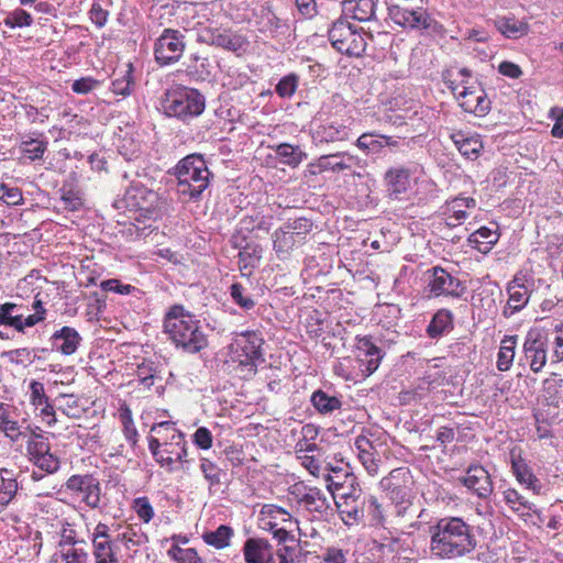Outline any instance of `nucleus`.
<instances>
[{"label": "nucleus", "mask_w": 563, "mask_h": 563, "mask_svg": "<svg viewBox=\"0 0 563 563\" xmlns=\"http://www.w3.org/2000/svg\"><path fill=\"white\" fill-rule=\"evenodd\" d=\"M430 552L439 559L453 560L473 552L477 545L474 529L460 517L440 519L430 527Z\"/></svg>", "instance_id": "nucleus-1"}, {"label": "nucleus", "mask_w": 563, "mask_h": 563, "mask_svg": "<svg viewBox=\"0 0 563 563\" xmlns=\"http://www.w3.org/2000/svg\"><path fill=\"white\" fill-rule=\"evenodd\" d=\"M164 331L176 347L186 353H198L208 345V338L199 321L183 306L169 308L164 318Z\"/></svg>", "instance_id": "nucleus-2"}, {"label": "nucleus", "mask_w": 563, "mask_h": 563, "mask_svg": "<svg viewBox=\"0 0 563 563\" xmlns=\"http://www.w3.org/2000/svg\"><path fill=\"white\" fill-rule=\"evenodd\" d=\"M177 192L188 200H199L210 184L211 173L201 155L191 154L176 166Z\"/></svg>", "instance_id": "nucleus-3"}, {"label": "nucleus", "mask_w": 563, "mask_h": 563, "mask_svg": "<svg viewBox=\"0 0 563 563\" xmlns=\"http://www.w3.org/2000/svg\"><path fill=\"white\" fill-rule=\"evenodd\" d=\"M161 107L166 115L188 121L203 112L205 97L197 89L176 86L164 93Z\"/></svg>", "instance_id": "nucleus-4"}, {"label": "nucleus", "mask_w": 563, "mask_h": 563, "mask_svg": "<svg viewBox=\"0 0 563 563\" xmlns=\"http://www.w3.org/2000/svg\"><path fill=\"white\" fill-rule=\"evenodd\" d=\"M264 340L256 332H245L236 335L230 344V361L236 364V369L243 377H252L263 363L262 346Z\"/></svg>", "instance_id": "nucleus-5"}, {"label": "nucleus", "mask_w": 563, "mask_h": 563, "mask_svg": "<svg viewBox=\"0 0 563 563\" xmlns=\"http://www.w3.org/2000/svg\"><path fill=\"white\" fill-rule=\"evenodd\" d=\"M151 431L157 434L165 432V437H163L162 459L159 461L162 467H165L168 472H173L176 462L181 464L187 462V442L185 441L184 433L175 428L174 422L163 421L156 423L152 427Z\"/></svg>", "instance_id": "nucleus-6"}, {"label": "nucleus", "mask_w": 563, "mask_h": 563, "mask_svg": "<svg viewBox=\"0 0 563 563\" xmlns=\"http://www.w3.org/2000/svg\"><path fill=\"white\" fill-rule=\"evenodd\" d=\"M329 40L339 53L360 57L366 49V42L356 26L346 19H338L329 30Z\"/></svg>", "instance_id": "nucleus-7"}, {"label": "nucleus", "mask_w": 563, "mask_h": 563, "mask_svg": "<svg viewBox=\"0 0 563 563\" xmlns=\"http://www.w3.org/2000/svg\"><path fill=\"white\" fill-rule=\"evenodd\" d=\"M342 519L345 523L357 522L367 515L372 517L373 521L379 523L383 521V514L380 512V506L377 499L373 496L366 498L360 487L352 489V495L346 500L338 504Z\"/></svg>", "instance_id": "nucleus-8"}, {"label": "nucleus", "mask_w": 563, "mask_h": 563, "mask_svg": "<svg viewBox=\"0 0 563 563\" xmlns=\"http://www.w3.org/2000/svg\"><path fill=\"white\" fill-rule=\"evenodd\" d=\"M186 48L184 34L174 29H165L154 44L155 60L161 66L174 64L180 59Z\"/></svg>", "instance_id": "nucleus-9"}, {"label": "nucleus", "mask_w": 563, "mask_h": 563, "mask_svg": "<svg viewBox=\"0 0 563 563\" xmlns=\"http://www.w3.org/2000/svg\"><path fill=\"white\" fill-rule=\"evenodd\" d=\"M90 540L95 563H120L118 545L107 523L98 522L91 532Z\"/></svg>", "instance_id": "nucleus-10"}, {"label": "nucleus", "mask_w": 563, "mask_h": 563, "mask_svg": "<svg viewBox=\"0 0 563 563\" xmlns=\"http://www.w3.org/2000/svg\"><path fill=\"white\" fill-rule=\"evenodd\" d=\"M449 88L453 93L457 95L460 106L464 111L474 113L477 117L485 115L490 109V100L487 98L483 88L475 85H467V81L462 80V90L459 86L450 81Z\"/></svg>", "instance_id": "nucleus-11"}, {"label": "nucleus", "mask_w": 563, "mask_h": 563, "mask_svg": "<svg viewBox=\"0 0 563 563\" xmlns=\"http://www.w3.org/2000/svg\"><path fill=\"white\" fill-rule=\"evenodd\" d=\"M427 275L430 296L460 298L465 292L461 280L440 266L427 271Z\"/></svg>", "instance_id": "nucleus-12"}, {"label": "nucleus", "mask_w": 563, "mask_h": 563, "mask_svg": "<svg viewBox=\"0 0 563 563\" xmlns=\"http://www.w3.org/2000/svg\"><path fill=\"white\" fill-rule=\"evenodd\" d=\"M128 206L142 212L144 217L157 218L165 205L158 194L141 185H134L126 190Z\"/></svg>", "instance_id": "nucleus-13"}, {"label": "nucleus", "mask_w": 563, "mask_h": 563, "mask_svg": "<svg viewBox=\"0 0 563 563\" xmlns=\"http://www.w3.org/2000/svg\"><path fill=\"white\" fill-rule=\"evenodd\" d=\"M66 488L80 495L88 507L96 509L100 505L101 488L92 475H73L66 482Z\"/></svg>", "instance_id": "nucleus-14"}, {"label": "nucleus", "mask_w": 563, "mask_h": 563, "mask_svg": "<svg viewBox=\"0 0 563 563\" xmlns=\"http://www.w3.org/2000/svg\"><path fill=\"white\" fill-rule=\"evenodd\" d=\"M356 360L364 376L372 375L384 357L383 351L373 342L371 336L356 338Z\"/></svg>", "instance_id": "nucleus-15"}, {"label": "nucleus", "mask_w": 563, "mask_h": 563, "mask_svg": "<svg viewBox=\"0 0 563 563\" xmlns=\"http://www.w3.org/2000/svg\"><path fill=\"white\" fill-rule=\"evenodd\" d=\"M525 360L533 373H539L547 364L548 346L539 333H528L523 343Z\"/></svg>", "instance_id": "nucleus-16"}, {"label": "nucleus", "mask_w": 563, "mask_h": 563, "mask_svg": "<svg viewBox=\"0 0 563 563\" xmlns=\"http://www.w3.org/2000/svg\"><path fill=\"white\" fill-rule=\"evenodd\" d=\"M460 482L479 498H488L493 493L490 475L481 465H471Z\"/></svg>", "instance_id": "nucleus-17"}, {"label": "nucleus", "mask_w": 563, "mask_h": 563, "mask_svg": "<svg viewBox=\"0 0 563 563\" xmlns=\"http://www.w3.org/2000/svg\"><path fill=\"white\" fill-rule=\"evenodd\" d=\"M507 292L509 298L503 313L508 318L527 306L530 298L531 288L526 285L525 277L516 276L508 284Z\"/></svg>", "instance_id": "nucleus-18"}, {"label": "nucleus", "mask_w": 563, "mask_h": 563, "mask_svg": "<svg viewBox=\"0 0 563 563\" xmlns=\"http://www.w3.org/2000/svg\"><path fill=\"white\" fill-rule=\"evenodd\" d=\"M476 201L471 197H455L446 201L443 211V223L448 228H455L460 225L467 217L466 209H474Z\"/></svg>", "instance_id": "nucleus-19"}, {"label": "nucleus", "mask_w": 563, "mask_h": 563, "mask_svg": "<svg viewBox=\"0 0 563 563\" xmlns=\"http://www.w3.org/2000/svg\"><path fill=\"white\" fill-rule=\"evenodd\" d=\"M243 555L246 563H272L274 551L268 540L249 538L243 545Z\"/></svg>", "instance_id": "nucleus-20"}, {"label": "nucleus", "mask_w": 563, "mask_h": 563, "mask_svg": "<svg viewBox=\"0 0 563 563\" xmlns=\"http://www.w3.org/2000/svg\"><path fill=\"white\" fill-rule=\"evenodd\" d=\"M411 172L406 167L389 168L384 176L386 191L393 199H399L410 188Z\"/></svg>", "instance_id": "nucleus-21"}, {"label": "nucleus", "mask_w": 563, "mask_h": 563, "mask_svg": "<svg viewBox=\"0 0 563 563\" xmlns=\"http://www.w3.org/2000/svg\"><path fill=\"white\" fill-rule=\"evenodd\" d=\"M322 476L333 497L335 492L343 490L346 486L352 487V489L358 487L355 476L342 467H332L330 464H327Z\"/></svg>", "instance_id": "nucleus-22"}, {"label": "nucleus", "mask_w": 563, "mask_h": 563, "mask_svg": "<svg viewBox=\"0 0 563 563\" xmlns=\"http://www.w3.org/2000/svg\"><path fill=\"white\" fill-rule=\"evenodd\" d=\"M451 140L459 152L468 159H476L483 150V142L478 134H466L463 131H456L451 134Z\"/></svg>", "instance_id": "nucleus-23"}, {"label": "nucleus", "mask_w": 563, "mask_h": 563, "mask_svg": "<svg viewBox=\"0 0 563 563\" xmlns=\"http://www.w3.org/2000/svg\"><path fill=\"white\" fill-rule=\"evenodd\" d=\"M299 503L310 512L325 515L331 510L330 499L325 493L317 487H311L299 498Z\"/></svg>", "instance_id": "nucleus-24"}, {"label": "nucleus", "mask_w": 563, "mask_h": 563, "mask_svg": "<svg viewBox=\"0 0 563 563\" xmlns=\"http://www.w3.org/2000/svg\"><path fill=\"white\" fill-rule=\"evenodd\" d=\"M310 401L313 408L322 416L333 415L343 405L342 397L330 395L322 389L314 390Z\"/></svg>", "instance_id": "nucleus-25"}, {"label": "nucleus", "mask_w": 563, "mask_h": 563, "mask_svg": "<svg viewBox=\"0 0 563 563\" xmlns=\"http://www.w3.org/2000/svg\"><path fill=\"white\" fill-rule=\"evenodd\" d=\"M272 236L274 250L279 258H286L295 249L303 244L284 227L277 229Z\"/></svg>", "instance_id": "nucleus-26"}, {"label": "nucleus", "mask_w": 563, "mask_h": 563, "mask_svg": "<svg viewBox=\"0 0 563 563\" xmlns=\"http://www.w3.org/2000/svg\"><path fill=\"white\" fill-rule=\"evenodd\" d=\"M51 340L54 344H56L57 341H62V344L56 345V349L64 355H71L77 351L81 342V336L76 329L63 327L60 330L53 333Z\"/></svg>", "instance_id": "nucleus-27"}, {"label": "nucleus", "mask_w": 563, "mask_h": 563, "mask_svg": "<svg viewBox=\"0 0 563 563\" xmlns=\"http://www.w3.org/2000/svg\"><path fill=\"white\" fill-rule=\"evenodd\" d=\"M214 46L235 53L238 56L246 52L249 41L245 36L227 30H219Z\"/></svg>", "instance_id": "nucleus-28"}, {"label": "nucleus", "mask_w": 563, "mask_h": 563, "mask_svg": "<svg viewBox=\"0 0 563 563\" xmlns=\"http://www.w3.org/2000/svg\"><path fill=\"white\" fill-rule=\"evenodd\" d=\"M313 139L320 143L344 141L349 139V129L344 124L327 122L316 129Z\"/></svg>", "instance_id": "nucleus-29"}, {"label": "nucleus", "mask_w": 563, "mask_h": 563, "mask_svg": "<svg viewBox=\"0 0 563 563\" xmlns=\"http://www.w3.org/2000/svg\"><path fill=\"white\" fill-rule=\"evenodd\" d=\"M324 172H342V164H340L339 152L328 155H321L316 161L309 163L307 165L306 175L317 176Z\"/></svg>", "instance_id": "nucleus-30"}, {"label": "nucleus", "mask_w": 563, "mask_h": 563, "mask_svg": "<svg viewBox=\"0 0 563 563\" xmlns=\"http://www.w3.org/2000/svg\"><path fill=\"white\" fill-rule=\"evenodd\" d=\"M453 329V314L448 309L438 310L432 317L427 333L431 339H437Z\"/></svg>", "instance_id": "nucleus-31"}, {"label": "nucleus", "mask_w": 563, "mask_h": 563, "mask_svg": "<svg viewBox=\"0 0 563 563\" xmlns=\"http://www.w3.org/2000/svg\"><path fill=\"white\" fill-rule=\"evenodd\" d=\"M495 27L508 38H519L529 31L528 23L516 20L515 18H498L494 20Z\"/></svg>", "instance_id": "nucleus-32"}, {"label": "nucleus", "mask_w": 563, "mask_h": 563, "mask_svg": "<svg viewBox=\"0 0 563 563\" xmlns=\"http://www.w3.org/2000/svg\"><path fill=\"white\" fill-rule=\"evenodd\" d=\"M18 488V482L11 473L5 468L0 470V514L14 499Z\"/></svg>", "instance_id": "nucleus-33"}, {"label": "nucleus", "mask_w": 563, "mask_h": 563, "mask_svg": "<svg viewBox=\"0 0 563 563\" xmlns=\"http://www.w3.org/2000/svg\"><path fill=\"white\" fill-rule=\"evenodd\" d=\"M512 471L520 484L531 489L534 494H540L542 486L531 468L523 461H512Z\"/></svg>", "instance_id": "nucleus-34"}, {"label": "nucleus", "mask_w": 563, "mask_h": 563, "mask_svg": "<svg viewBox=\"0 0 563 563\" xmlns=\"http://www.w3.org/2000/svg\"><path fill=\"white\" fill-rule=\"evenodd\" d=\"M275 154L282 164L290 167H297L307 158V154L302 152L299 146H294L288 143L277 145L275 147Z\"/></svg>", "instance_id": "nucleus-35"}, {"label": "nucleus", "mask_w": 563, "mask_h": 563, "mask_svg": "<svg viewBox=\"0 0 563 563\" xmlns=\"http://www.w3.org/2000/svg\"><path fill=\"white\" fill-rule=\"evenodd\" d=\"M498 241V234L496 231L490 230L487 227H482L475 232H473L468 242L472 244L476 250H478L482 253H487L493 245H495Z\"/></svg>", "instance_id": "nucleus-36"}, {"label": "nucleus", "mask_w": 563, "mask_h": 563, "mask_svg": "<svg viewBox=\"0 0 563 563\" xmlns=\"http://www.w3.org/2000/svg\"><path fill=\"white\" fill-rule=\"evenodd\" d=\"M234 531L227 525L219 526L214 531H206L202 534V540L208 544L218 550L228 548Z\"/></svg>", "instance_id": "nucleus-37"}, {"label": "nucleus", "mask_w": 563, "mask_h": 563, "mask_svg": "<svg viewBox=\"0 0 563 563\" xmlns=\"http://www.w3.org/2000/svg\"><path fill=\"white\" fill-rule=\"evenodd\" d=\"M505 503L511 508L512 511L526 516L530 512H536V505L527 500L516 489L508 488L504 493Z\"/></svg>", "instance_id": "nucleus-38"}, {"label": "nucleus", "mask_w": 563, "mask_h": 563, "mask_svg": "<svg viewBox=\"0 0 563 563\" xmlns=\"http://www.w3.org/2000/svg\"><path fill=\"white\" fill-rule=\"evenodd\" d=\"M516 343V335H509L503 339L497 355V368L500 372H506L511 367L515 357Z\"/></svg>", "instance_id": "nucleus-39"}, {"label": "nucleus", "mask_w": 563, "mask_h": 563, "mask_svg": "<svg viewBox=\"0 0 563 563\" xmlns=\"http://www.w3.org/2000/svg\"><path fill=\"white\" fill-rule=\"evenodd\" d=\"M47 141L44 139H23L20 143L21 153L30 161L41 159L47 151Z\"/></svg>", "instance_id": "nucleus-40"}, {"label": "nucleus", "mask_w": 563, "mask_h": 563, "mask_svg": "<svg viewBox=\"0 0 563 563\" xmlns=\"http://www.w3.org/2000/svg\"><path fill=\"white\" fill-rule=\"evenodd\" d=\"M1 357L10 364L27 367L35 361L36 354L27 347H20L2 352Z\"/></svg>", "instance_id": "nucleus-41"}, {"label": "nucleus", "mask_w": 563, "mask_h": 563, "mask_svg": "<svg viewBox=\"0 0 563 563\" xmlns=\"http://www.w3.org/2000/svg\"><path fill=\"white\" fill-rule=\"evenodd\" d=\"M60 563H87L89 553L87 545H70L58 548Z\"/></svg>", "instance_id": "nucleus-42"}, {"label": "nucleus", "mask_w": 563, "mask_h": 563, "mask_svg": "<svg viewBox=\"0 0 563 563\" xmlns=\"http://www.w3.org/2000/svg\"><path fill=\"white\" fill-rule=\"evenodd\" d=\"M262 247L260 245L247 244L239 252V266L241 271L254 267L262 258Z\"/></svg>", "instance_id": "nucleus-43"}, {"label": "nucleus", "mask_w": 563, "mask_h": 563, "mask_svg": "<svg viewBox=\"0 0 563 563\" xmlns=\"http://www.w3.org/2000/svg\"><path fill=\"white\" fill-rule=\"evenodd\" d=\"M241 230L255 232V236L260 238L261 233L267 234L271 230L269 219L263 216L245 217L241 221Z\"/></svg>", "instance_id": "nucleus-44"}, {"label": "nucleus", "mask_w": 563, "mask_h": 563, "mask_svg": "<svg viewBox=\"0 0 563 563\" xmlns=\"http://www.w3.org/2000/svg\"><path fill=\"white\" fill-rule=\"evenodd\" d=\"M119 418L123 426V433H124L125 439L132 445H135L137 442L139 433L134 426L132 411L126 405L122 406L119 409Z\"/></svg>", "instance_id": "nucleus-45"}, {"label": "nucleus", "mask_w": 563, "mask_h": 563, "mask_svg": "<svg viewBox=\"0 0 563 563\" xmlns=\"http://www.w3.org/2000/svg\"><path fill=\"white\" fill-rule=\"evenodd\" d=\"M56 400L58 401V410L64 415L69 418H80L82 410L76 396L71 394H59Z\"/></svg>", "instance_id": "nucleus-46"}, {"label": "nucleus", "mask_w": 563, "mask_h": 563, "mask_svg": "<svg viewBox=\"0 0 563 563\" xmlns=\"http://www.w3.org/2000/svg\"><path fill=\"white\" fill-rule=\"evenodd\" d=\"M230 295L233 301L245 311H249L255 307V300L253 299L249 289L239 283L231 285Z\"/></svg>", "instance_id": "nucleus-47"}, {"label": "nucleus", "mask_w": 563, "mask_h": 563, "mask_svg": "<svg viewBox=\"0 0 563 563\" xmlns=\"http://www.w3.org/2000/svg\"><path fill=\"white\" fill-rule=\"evenodd\" d=\"M286 230L290 231L302 243L306 242L307 235L311 232L313 223L307 218H297L288 221L283 225Z\"/></svg>", "instance_id": "nucleus-48"}, {"label": "nucleus", "mask_w": 563, "mask_h": 563, "mask_svg": "<svg viewBox=\"0 0 563 563\" xmlns=\"http://www.w3.org/2000/svg\"><path fill=\"white\" fill-rule=\"evenodd\" d=\"M114 537L115 542H121L126 549L131 547L140 545L144 541V534L141 533L140 529L128 526L123 531L118 532Z\"/></svg>", "instance_id": "nucleus-49"}, {"label": "nucleus", "mask_w": 563, "mask_h": 563, "mask_svg": "<svg viewBox=\"0 0 563 563\" xmlns=\"http://www.w3.org/2000/svg\"><path fill=\"white\" fill-rule=\"evenodd\" d=\"M49 450L51 445L48 440L41 434H34L26 443V452L32 462Z\"/></svg>", "instance_id": "nucleus-50"}, {"label": "nucleus", "mask_w": 563, "mask_h": 563, "mask_svg": "<svg viewBox=\"0 0 563 563\" xmlns=\"http://www.w3.org/2000/svg\"><path fill=\"white\" fill-rule=\"evenodd\" d=\"M356 146L364 152L378 154L384 147L382 135L374 133H363L356 140Z\"/></svg>", "instance_id": "nucleus-51"}, {"label": "nucleus", "mask_w": 563, "mask_h": 563, "mask_svg": "<svg viewBox=\"0 0 563 563\" xmlns=\"http://www.w3.org/2000/svg\"><path fill=\"white\" fill-rule=\"evenodd\" d=\"M435 21L423 10H410L408 18V26L415 30H429L433 29Z\"/></svg>", "instance_id": "nucleus-52"}, {"label": "nucleus", "mask_w": 563, "mask_h": 563, "mask_svg": "<svg viewBox=\"0 0 563 563\" xmlns=\"http://www.w3.org/2000/svg\"><path fill=\"white\" fill-rule=\"evenodd\" d=\"M376 3L374 0H356L353 9V18L365 22L375 16Z\"/></svg>", "instance_id": "nucleus-53"}, {"label": "nucleus", "mask_w": 563, "mask_h": 563, "mask_svg": "<svg viewBox=\"0 0 563 563\" xmlns=\"http://www.w3.org/2000/svg\"><path fill=\"white\" fill-rule=\"evenodd\" d=\"M4 25L14 29L30 26L33 23L32 15L23 9H15L7 15L3 21Z\"/></svg>", "instance_id": "nucleus-54"}, {"label": "nucleus", "mask_w": 563, "mask_h": 563, "mask_svg": "<svg viewBox=\"0 0 563 563\" xmlns=\"http://www.w3.org/2000/svg\"><path fill=\"white\" fill-rule=\"evenodd\" d=\"M26 320L27 316L23 317L22 314H10L0 311V327H10L20 333H24L26 328L34 327V324H24Z\"/></svg>", "instance_id": "nucleus-55"}, {"label": "nucleus", "mask_w": 563, "mask_h": 563, "mask_svg": "<svg viewBox=\"0 0 563 563\" xmlns=\"http://www.w3.org/2000/svg\"><path fill=\"white\" fill-rule=\"evenodd\" d=\"M199 468L203 477L209 482L210 487L220 484L221 470L213 462L208 459H201Z\"/></svg>", "instance_id": "nucleus-56"}, {"label": "nucleus", "mask_w": 563, "mask_h": 563, "mask_svg": "<svg viewBox=\"0 0 563 563\" xmlns=\"http://www.w3.org/2000/svg\"><path fill=\"white\" fill-rule=\"evenodd\" d=\"M297 87L298 76L295 74H289L278 81L275 90L279 97L289 98L295 93Z\"/></svg>", "instance_id": "nucleus-57"}, {"label": "nucleus", "mask_w": 563, "mask_h": 563, "mask_svg": "<svg viewBox=\"0 0 563 563\" xmlns=\"http://www.w3.org/2000/svg\"><path fill=\"white\" fill-rule=\"evenodd\" d=\"M70 545H87V542L84 539H79L73 526L66 522L62 528L58 548Z\"/></svg>", "instance_id": "nucleus-58"}, {"label": "nucleus", "mask_w": 563, "mask_h": 563, "mask_svg": "<svg viewBox=\"0 0 563 563\" xmlns=\"http://www.w3.org/2000/svg\"><path fill=\"white\" fill-rule=\"evenodd\" d=\"M30 389V402L32 406H34L36 409L40 408L42 405L49 401L43 383L37 380H32L29 386Z\"/></svg>", "instance_id": "nucleus-59"}, {"label": "nucleus", "mask_w": 563, "mask_h": 563, "mask_svg": "<svg viewBox=\"0 0 563 563\" xmlns=\"http://www.w3.org/2000/svg\"><path fill=\"white\" fill-rule=\"evenodd\" d=\"M0 200L8 206H18L23 201L22 191L18 187H9L2 184L0 185Z\"/></svg>", "instance_id": "nucleus-60"}, {"label": "nucleus", "mask_w": 563, "mask_h": 563, "mask_svg": "<svg viewBox=\"0 0 563 563\" xmlns=\"http://www.w3.org/2000/svg\"><path fill=\"white\" fill-rule=\"evenodd\" d=\"M33 463L40 470L48 474H53L59 468V460L51 452V450L47 453L35 459Z\"/></svg>", "instance_id": "nucleus-61"}, {"label": "nucleus", "mask_w": 563, "mask_h": 563, "mask_svg": "<svg viewBox=\"0 0 563 563\" xmlns=\"http://www.w3.org/2000/svg\"><path fill=\"white\" fill-rule=\"evenodd\" d=\"M44 301L38 298V295L34 297V300L31 305L30 310H33V313L27 314V320L24 324H37L46 319V312Z\"/></svg>", "instance_id": "nucleus-62"}, {"label": "nucleus", "mask_w": 563, "mask_h": 563, "mask_svg": "<svg viewBox=\"0 0 563 563\" xmlns=\"http://www.w3.org/2000/svg\"><path fill=\"white\" fill-rule=\"evenodd\" d=\"M60 199L64 203V208L70 211L78 210L82 206V198L79 191L73 189H60Z\"/></svg>", "instance_id": "nucleus-63"}, {"label": "nucleus", "mask_w": 563, "mask_h": 563, "mask_svg": "<svg viewBox=\"0 0 563 563\" xmlns=\"http://www.w3.org/2000/svg\"><path fill=\"white\" fill-rule=\"evenodd\" d=\"M339 155L340 164H342V172L351 170L354 175H356L355 169H364L366 166L365 161L347 152H339Z\"/></svg>", "instance_id": "nucleus-64"}]
</instances>
